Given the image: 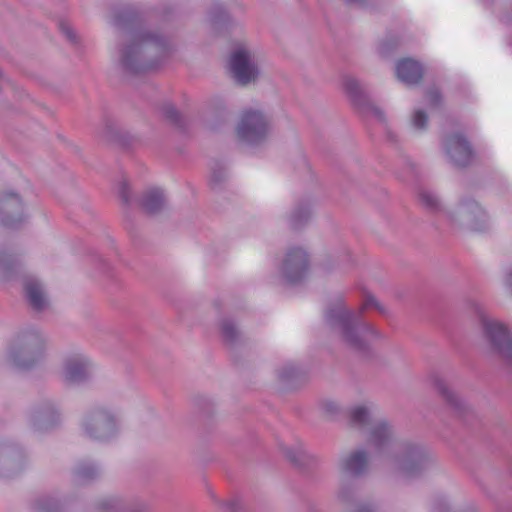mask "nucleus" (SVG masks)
<instances>
[{"label": "nucleus", "instance_id": "1", "mask_svg": "<svg viewBox=\"0 0 512 512\" xmlns=\"http://www.w3.org/2000/svg\"><path fill=\"white\" fill-rule=\"evenodd\" d=\"M118 30L117 61L123 72L138 75L158 69L175 52L174 40L159 30L143 27L140 10L132 4L112 8Z\"/></svg>", "mask_w": 512, "mask_h": 512}, {"label": "nucleus", "instance_id": "2", "mask_svg": "<svg viewBox=\"0 0 512 512\" xmlns=\"http://www.w3.org/2000/svg\"><path fill=\"white\" fill-rule=\"evenodd\" d=\"M370 308H374L382 316L389 315V310L373 294L365 292L358 311L349 308L341 298L328 303L324 310V323L350 350L360 355H368L371 351L368 336L377 340L386 338L373 323L364 319V311Z\"/></svg>", "mask_w": 512, "mask_h": 512}, {"label": "nucleus", "instance_id": "3", "mask_svg": "<svg viewBox=\"0 0 512 512\" xmlns=\"http://www.w3.org/2000/svg\"><path fill=\"white\" fill-rule=\"evenodd\" d=\"M393 472L406 479H417L437 466L431 450L423 443L411 440L399 442L388 458Z\"/></svg>", "mask_w": 512, "mask_h": 512}, {"label": "nucleus", "instance_id": "4", "mask_svg": "<svg viewBox=\"0 0 512 512\" xmlns=\"http://www.w3.org/2000/svg\"><path fill=\"white\" fill-rule=\"evenodd\" d=\"M82 435L100 444L116 440L121 431L119 413L106 405H96L88 409L80 422Z\"/></svg>", "mask_w": 512, "mask_h": 512}, {"label": "nucleus", "instance_id": "5", "mask_svg": "<svg viewBox=\"0 0 512 512\" xmlns=\"http://www.w3.org/2000/svg\"><path fill=\"white\" fill-rule=\"evenodd\" d=\"M45 347L46 339L39 330H22L10 346L9 359L17 368L29 370L43 360Z\"/></svg>", "mask_w": 512, "mask_h": 512}, {"label": "nucleus", "instance_id": "6", "mask_svg": "<svg viewBox=\"0 0 512 512\" xmlns=\"http://www.w3.org/2000/svg\"><path fill=\"white\" fill-rule=\"evenodd\" d=\"M478 318L490 355L512 369V335L507 326L482 311Z\"/></svg>", "mask_w": 512, "mask_h": 512}, {"label": "nucleus", "instance_id": "7", "mask_svg": "<svg viewBox=\"0 0 512 512\" xmlns=\"http://www.w3.org/2000/svg\"><path fill=\"white\" fill-rule=\"evenodd\" d=\"M446 218L454 227L471 231L486 228L487 213L480 203L470 196H462L454 211L446 212Z\"/></svg>", "mask_w": 512, "mask_h": 512}, {"label": "nucleus", "instance_id": "8", "mask_svg": "<svg viewBox=\"0 0 512 512\" xmlns=\"http://www.w3.org/2000/svg\"><path fill=\"white\" fill-rule=\"evenodd\" d=\"M229 69L234 82L242 87L256 84L261 75L252 52L243 45H238L232 50Z\"/></svg>", "mask_w": 512, "mask_h": 512}, {"label": "nucleus", "instance_id": "9", "mask_svg": "<svg viewBox=\"0 0 512 512\" xmlns=\"http://www.w3.org/2000/svg\"><path fill=\"white\" fill-rule=\"evenodd\" d=\"M269 130L268 117L259 110L245 111L237 127L240 140L249 145H259L267 138Z\"/></svg>", "mask_w": 512, "mask_h": 512}, {"label": "nucleus", "instance_id": "10", "mask_svg": "<svg viewBox=\"0 0 512 512\" xmlns=\"http://www.w3.org/2000/svg\"><path fill=\"white\" fill-rule=\"evenodd\" d=\"M308 270V253L301 247L289 248L280 266L282 279L289 285H297L304 280Z\"/></svg>", "mask_w": 512, "mask_h": 512}, {"label": "nucleus", "instance_id": "11", "mask_svg": "<svg viewBox=\"0 0 512 512\" xmlns=\"http://www.w3.org/2000/svg\"><path fill=\"white\" fill-rule=\"evenodd\" d=\"M28 214L22 197L12 191L0 195V223L8 229L18 230L27 222Z\"/></svg>", "mask_w": 512, "mask_h": 512}, {"label": "nucleus", "instance_id": "12", "mask_svg": "<svg viewBox=\"0 0 512 512\" xmlns=\"http://www.w3.org/2000/svg\"><path fill=\"white\" fill-rule=\"evenodd\" d=\"M343 87L352 105L362 114L371 113L380 121L385 120L383 111L374 105L365 85L352 76L343 77Z\"/></svg>", "mask_w": 512, "mask_h": 512}, {"label": "nucleus", "instance_id": "13", "mask_svg": "<svg viewBox=\"0 0 512 512\" xmlns=\"http://www.w3.org/2000/svg\"><path fill=\"white\" fill-rule=\"evenodd\" d=\"M25 465V452L13 440L0 442V478H12L19 474Z\"/></svg>", "mask_w": 512, "mask_h": 512}, {"label": "nucleus", "instance_id": "14", "mask_svg": "<svg viewBox=\"0 0 512 512\" xmlns=\"http://www.w3.org/2000/svg\"><path fill=\"white\" fill-rule=\"evenodd\" d=\"M61 415L58 407L51 400H43L35 404L29 415V423L36 432H48L60 423Z\"/></svg>", "mask_w": 512, "mask_h": 512}, {"label": "nucleus", "instance_id": "15", "mask_svg": "<svg viewBox=\"0 0 512 512\" xmlns=\"http://www.w3.org/2000/svg\"><path fill=\"white\" fill-rule=\"evenodd\" d=\"M443 147L455 167L466 168L472 163L474 150L468 139L461 133L448 135L443 141Z\"/></svg>", "mask_w": 512, "mask_h": 512}, {"label": "nucleus", "instance_id": "16", "mask_svg": "<svg viewBox=\"0 0 512 512\" xmlns=\"http://www.w3.org/2000/svg\"><path fill=\"white\" fill-rule=\"evenodd\" d=\"M433 385L438 396L454 415L463 418L471 412L470 405L447 379L438 375L434 376Z\"/></svg>", "mask_w": 512, "mask_h": 512}, {"label": "nucleus", "instance_id": "17", "mask_svg": "<svg viewBox=\"0 0 512 512\" xmlns=\"http://www.w3.org/2000/svg\"><path fill=\"white\" fill-rule=\"evenodd\" d=\"M217 327L221 342L230 351L235 352L248 343V338L233 316L221 317Z\"/></svg>", "mask_w": 512, "mask_h": 512}, {"label": "nucleus", "instance_id": "18", "mask_svg": "<svg viewBox=\"0 0 512 512\" xmlns=\"http://www.w3.org/2000/svg\"><path fill=\"white\" fill-rule=\"evenodd\" d=\"M92 362L83 355L68 358L64 365V379L68 384L81 385L91 379Z\"/></svg>", "mask_w": 512, "mask_h": 512}, {"label": "nucleus", "instance_id": "19", "mask_svg": "<svg viewBox=\"0 0 512 512\" xmlns=\"http://www.w3.org/2000/svg\"><path fill=\"white\" fill-rule=\"evenodd\" d=\"M23 290L25 299L34 312L42 313L49 308L50 301L39 279L33 276L26 277L23 282Z\"/></svg>", "mask_w": 512, "mask_h": 512}, {"label": "nucleus", "instance_id": "20", "mask_svg": "<svg viewBox=\"0 0 512 512\" xmlns=\"http://www.w3.org/2000/svg\"><path fill=\"white\" fill-rule=\"evenodd\" d=\"M103 474L100 462L85 458L78 460L71 470L72 481L77 485H89L98 481Z\"/></svg>", "mask_w": 512, "mask_h": 512}, {"label": "nucleus", "instance_id": "21", "mask_svg": "<svg viewBox=\"0 0 512 512\" xmlns=\"http://www.w3.org/2000/svg\"><path fill=\"white\" fill-rule=\"evenodd\" d=\"M141 210L150 217L162 214L167 208V197L164 190L153 187L142 192L138 199Z\"/></svg>", "mask_w": 512, "mask_h": 512}, {"label": "nucleus", "instance_id": "22", "mask_svg": "<svg viewBox=\"0 0 512 512\" xmlns=\"http://www.w3.org/2000/svg\"><path fill=\"white\" fill-rule=\"evenodd\" d=\"M369 456L364 449L351 451L343 456L339 462L340 470L343 474L359 478L367 472Z\"/></svg>", "mask_w": 512, "mask_h": 512}, {"label": "nucleus", "instance_id": "23", "mask_svg": "<svg viewBox=\"0 0 512 512\" xmlns=\"http://www.w3.org/2000/svg\"><path fill=\"white\" fill-rule=\"evenodd\" d=\"M282 451L286 459L293 466L301 470L310 469L319 462L318 457L308 452L300 442L291 446H285L282 448Z\"/></svg>", "mask_w": 512, "mask_h": 512}, {"label": "nucleus", "instance_id": "24", "mask_svg": "<svg viewBox=\"0 0 512 512\" xmlns=\"http://www.w3.org/2000/svg\"><path fill=\"white\" fill-rule=\"evenodd\" d=\"M280 386L285 390L298 388L306 380L305 372L293 363H285L276 370Z\"/></svg>", "mask_w": 512, "mask_h": 512}, {"label": "nucleus", "instance_id": "25", "mask_svg": "<svg viewBox=\"0 0 512 512\" xmlns=\"http://www.w3.org/2000/svg\"><path fill=\"white\" fill-rule=\"evenodd\" d=\"M394 427L386 420H380L370 430L368 442L377 451H384L394 440Z\"/></svg>", "mask_w": 512, "mask_h": 512}, {"label": "nucleus", "instance_id": "26", "mask_svg": "<svg viewBox=\"0 0 512 512\" xmlns=\"http://www.w3.org/2000/svg\"><path fill=\"white\" fill-rule=\"evenodd\" d=\"M102 138L121 147L129 148L137 142V138L128 131L121 129L112 119L105 118Z\"/></svg>", "mask_w": 512, "mask_h": 512}, {"label": "nucleus", "instance_id": "27", "mask_svg": "<svg viewBox=\"0 0 512 512\" xmlns=\"http://www.w3.org/2000/svg\"><path fill=\"white\" fill-rule=\"evenodd\" d=\"M396 75L401 82L407 85H415L423 77V67L412 58H404L396 64Z\"/></svg>", "mask_w": 512, "mask_h": 512}, {"label": "nucleus", "instance_id": "28", "mask_svg": "<svg viewBox=\"0 0 512 512\" xmlns=\"http://www.w3.org/2000/svg\"><path fill=\"white\" fill-rule=\"evenodd\" d=\"M312 205L308 199H300L296 202L288 215V223L291 229L300 230L308 224L312 217Z\"/></svg>", "mask_w": 512, "mask_h": 512}, {"label": "nucleus", "instance_id": "29", "mask_svg": "<svg viewBox=\"0 0 512 512\" xmlns=\"http://www.w3.org/2000/svg\"><path fill=\"white\" fill-rule=\"evenodd\" d=\"M417 199L420 206L431 214H440L444 213L446 215V210L444 204L435 191L421 187L417 192Z\"/></svg>", "mask_w": 512, "mask_h": 512}, {"label": "nucleus", "instance_id": "30", "mask_svg": "<svg viewBox=\"0 0 512 512\" xmlns=\"http://www.w3.org/2000/svg\"><path fill=\"white\" fill-rule=\"evenodd\" d=\"M208 19L216 31L227 29L233 24L229 12L220 2H214L211 5L208 10Z\"/></svg>", "mask_w": 512, "mask_h": 512}, {"label": "nucleus", "instance_id": "31", "mask_svg": "<svg viewBox=\"0 0 512 512\" xmlns=\"http://www.w3.org/2000/svg\"><path fill=\"white\" fill-rule=\"evenodd\" d=\"M338 498L342 503L354 506L355 512H375L372 504L356 502V487L354 484H342L338 492Z\"/></svg>", "mask_w": 512, "mask_h": 512}, {"label": "nucleus", "instance_id": "32", "mask_svg": "<svg viewBox=\"0 0 512 512\" xmlns=\"http://www.w3.org/2000/svg\"><path fill=\"white\" fill-rule=\"evenodd\" d=\"M210 169V187L214 191H221L228 180L227 166L221 160H213Z\"/></svg>", "mask_w": 512, "mask_h": 512}, {"label": "nucleus", "instance_id": "33", "mask_svg": "<svg viewBox=\"0 0 512 512\" xmlns=\"http://www.w3.org/2000/svg\"><path fill=\"white\" fill-rule=\"evenodd\" d=\"M163 117L174 127L184 131L187 126L185 117L180 111L170 102H165L160 107Z\"/></svg>", "mask_w": 512, "mask_h": 512}, {"label": "nucleus", "instance_id": "34", "mask_svg": "<svg viewBox=\"0 0 512 512\" xmlns=\"http://www.w3.org/2000/svg\"><path fill=\"white\" fill-rule=\"evenodd\" d=\"M35 512H64V504L52 496H42L34 501Z\"/></svg>", "mask_w": 512, "mask_h": 512}, {"label": "nucleus", "instance_id": "35", "mask_svg": "<svg viewBox=\"0 0 512 512\" xmlns=\"http://www.w3.org/2000/svg\"><path fill=\"white\" fill-rule=\"evenodd\" d=\"M18 260L13 255L6 251H0V276L4 280H10L13 278L17 271Z\"/></svg>", "mask_w": 512, "mask_h": 512}, {"label": "nucleus", "instance_id": "36", "mask_svg": "<svg viewBox=\"0 0 512 512\" xmlns=\"http://www.w3.org/2000/svg\"><path fill=\"white\" fill-rule=\"evenodd\" d=\"M127 500L120 497H107L99 500L94 506V512H122Z\"/></svg>", "mask_w": 512, "mask_h": 512}, {"label": "nucleus", "instance_id": "37", "mask_svg": "<svg viewBox=\"0 0 512 512\" xmlns=\"http://www.w3.org/2000/svg\"><path fill=\"white\" fill-rule=\"evenodd\" d=\"M370 411L365 406H357L350 410V421L360 427L366 426L370 423Z\"/></svg>", "mask_w": 512, "mask_h": 512}, {"label": "nucleus", "instance_id": "38", "mask_svg": "<svg viewBox=\"0 0 512 512\" xmlns=\"http://www.w3.org/2000/svg\"><path fill=\"white\" fill-rule=\"evenodd\" d=\"M411 124L417 131H425L428 126V115L423 109H416L411 117Z\"/></svg>", "mask_w": 512, "mask_h": 512}, {"label": "nucleus", "instance_id": "39", "mask_svg": "<svg viewBox=\"0 0 512 512\" xmlns=\"http://www.w3.org/2000/svg\"><path fill=\"white\" fill-rule=\"evenodd\" d=\"M399 43L397 36H389L379 44L378 52L381 56L387 57L398 47Z\"/></svg>", "mask_w": 512, "mask_h": 512}, {"label": "nucleus", "instance_id": "40", "mask_svg": "<svg viewBox=\"0 0 512 512\" xmlns=\"http://www.w3.org/2000/svg\"><path fill=\"white\" fill-rule=\"evenodd\" d=\"M217 503L223 508L224 512H245L244 505L238 498L226 501L217 500Z\"/></svg>", "mask_w": 512, "mask_h": 512}, {"label": "nucleus", "instance_id": "41", "mask_svg": "<svg viewBox=\"0 0 512 512\" xmlns=\"http://www.w3.org/2000/svg\"><path fill=\"white\" fill-rule=\"evenodd\" d=\"M426 96L431 107L438 108L441 106L443 100L442 93L436 86L429 87L426 91Z\"/></svg>", "mask_w": 512, "mask_h": 512}, {"label": "nucleus", "instance_id": "42", "mask_svg": "<svg viewBox=\"0 0 512 512\" xmlns=\"http://www.w3.org/2000/svg\"><path fill=\"white\" fill-rule=\"evenodd\" d=\"M118 197L124 205H131L133 200L132 192L129 184L126 181L120 182L118 186Z\"/></svg>", "mask_w": 512, "mask_h": 512}, {"label": "nucleus", "instance_id": "43", "mask_svg": "<svg viewBox=\"0 0 512 512\" xmlns=\"http://www.w3.org/2000/svg\"><path fill=\"white\" fill-rule=\"evenodd\" d=\"M195 406L204 414H211L214 408L212 400L206 396H196L194 398Z\"/></svg>", "mask_w": 512, "mask_h": 512}, {"label": "nucleus", "instance_id": "44", "mask_svg": "<svg viewBox=\"0 0 512 512\" xmlns=\"http://www.w3.org/2000/svg\"><path fill=\"white\" fill-rule=\"evenodd\" d=\"M149 506L143 500H127L122 512H148Z\"/></svg>", "mask_w": 512, "mask_h": 512}, {"label": "nucleus", "instance_id": "45", "mask_svg": "<svg viewBox=\"0 0 512 512\" xmlns=\"http://www.w3.org/2000/svg\"><path fill=\"white\" fill-rule=\"evenodd\" d=\"M59 29L71 44H79V38L76 31L67 22L61 21L59 23Z\"/></svg>", "mask_w": 512, "mask_h": 512}, {"label": "nucleus", "instance_id": "46", "mask_svg": "<svg viewBox=\"0 0 512 512\" xmlns=\"http://www.w3.org/2000/svg\"><path fill=\"white\" fill-rule=\"evenodd\" d=\"M433 512H450V504L446 497H437L432 504Z\"/></svg>", "mask_w": 512, "mask_h": 512}, {"label": "nucleus", "instance_id": "47", "mask_svg": "<svg viewBox=\"0 0 512 512\" xmlns=\"http://www.w3.org/2000/svg\"><path fill=\"white\" fill-rule=\"evenodd\" d=\"M322 407H323L324 411H326L329 414H336L339 410L338 405L333 401L323 402Z\"/></svg>", "mask_w": 512, "mask_h": 512}, {"label": "nucleus", "instance_id": "48", "mask_svg": "<svg viewBox=\"0 0 512 512\" xmlns=\"http://www.w3.org/2000/svg\"><path fill=\"white\" fill-rule=\"evenodd\" d=\"M505 284L511 289L512 291V266L507 270L505 275Z\"/></svg>", "mask_w": 512, "mask_h": 512}, {"label": "nucleus", "instance_id": "49", "mask_svg": "<svg viewBox=\"0 0 512 512\" xmlns=\"http://www.w3.org/2000/svg\"><path fill=\"white\" fill-rule=\"evenodd\" d=\"M345 2L349 5L351 4H358L361 7L366 6V0H345Z\"/></svg>", "mask_w": 512, "mask_h": 512}, {"label": "nucleus", "instance_id": "50", "mask_svg": "<svg viewBox=\"0 0 512 512\" xmlns=\"http://www.w3.org/2000/svg\"><path fill=\"white\" fill-rule=\"evenodd\" d=\"M322 266L325 271H330L332 269V267L326 263H323Z\"/></svg>", "mask_w": 512, "mask_h": 512}, {"label": "nucleus", "instance_id": "51", "mask_svg": "<svg viewBox=\"0 0 512 512\" xmlns=\"http://www.w3.org/2000/svg\"><path fill=\"white\" fill-rule=\"evenodd\" d=\"M388 137L391 141H394L395 140V135L391 132H388Z\"/></svg>", "mask_w": 512, "mask_h": 512}, {"label": "nucleus", "instance_id": "52", "mask_svg": "<svg viewBox=\"0 0 512 512\" xmlns=\"http://www.w3.org/2000/svg\"><path fill=\"white\" fill-rule=\"evenodd\" d=\"M99 260H100V263L103 266V268H107L108 267V264L105 262V260H103V259H99Z\"/></svg>", "mask_w": 512, "mask_h": 512}, {"label": "nucleus", "instance_id": "53", "mask_svg": "<svg viewBox=\"0 0 512 512\" xmlns=\"http://www.w3.org/2000/svg\"><path fill=\"white\" fill-rule=\"evenodd\" d=\"M224 121H225V116H224V115H222V116H221V122H224Z\"/></svg>", "mask_w": 512, "mask_h": 512}]
</instances>
